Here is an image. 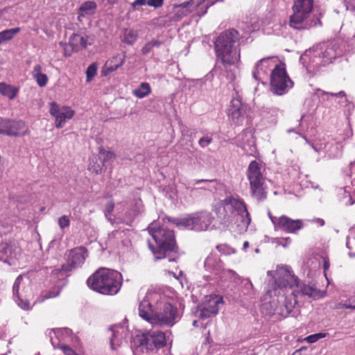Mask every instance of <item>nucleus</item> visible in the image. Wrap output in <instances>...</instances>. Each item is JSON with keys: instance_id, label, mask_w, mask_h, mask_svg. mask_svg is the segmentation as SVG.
Segmentation results:
<instances>
[{"instance_id": "680f3d73", "label": "nucleus", "mask_w": 355, "mask_h": 355, "mask_svg": "<svg viewBox=\"0 0 355 355\" xmlns=\"http://www.w3.org/2000/svg\"><path fill=\"white\" fill-rule=\"evenodd\" d=\"M282 240L284 241V243H283L282 242H279V244L282 245L284 248H286V246L290 245V243H291V239L289 237H287V238H285V239H282Z\"/></svg>"}, {"instance_id": "7ed1b4c3", "label": "nucleus", "mask_w": 355, "mask_h": 355, "mask_svg": "<svg viewBox=\"0 0 355 355\" xmlns=\"http://www.w3.org/2000/svg\"><path fill=\"white\" fill-rule=\"evenodd\" d=\"M239 38V32L232 28L221 33L214 42L216 57L225 68L234 65L240 58L236 45Z\"/></svg>"}, {"instance_id": "4c0bfd02", "label": "nucleus", "mask_w": 355, "mask_h": 355, "mask_svg": "<svg viewBox=\"0 0 355 355\" xmlns=\"http://www.w3.org/2000/svg\"><path fill=\"white\" fill-rule=\"evenodd\" d=\"M99 155L101 156L99 157L102 159V164L104 165L105 163L112 160L115 158V154L114 152L110 150H106L104 148L100 147L98 150Z\"/></svg>"}, {"instance_id": "20e7f679", "label": "nucleus", "mask_w": 355, "mask_h": 355, "mask_svg": "<svg viewBox=\"0 0 355 355\" xmlns=\"http://www.w3.org/2000/svg\"><path fill=\"white\" fill-rule=\"evenodd\" d=\"M123 278L120 272L106 268H101L93 273L87 280L92 290L103 295L116 294L122 285Z\"/></svg>"}, {"instance_id": "39448f33", "label": "nucleus", "mask_w": 355, "mask_h": 355, "mask_svg": "<svg viewBox=\"0 0 355 355\" xmlns=\"http://www.w3.org/2000/svg\"><path fill=\"white\" fill-rule=\"evenodd\" d=\"M148 231L157 244V248H155L150 243H148L155 259L156 260L168 259L169 262L176 261L177 247L173 232L164 228L155 230L152 225L148 227Z\"/></svg>"}, {"instance_id": "6ab92c4d", "label": "nucleus", "mask_w": 355, "mask_h": 355, "mask_svg": "<svg viewBox=\"0 0 355 355\" xmlns=\"http://www.w3.org/2000/svg\"><path fill=\"white\" fill-rule=\"evenodd\" d=\"M304 226L303 220L301 219H292L287 216L282 215L277 219H275V230H280L288 234H296Z\"/></svg>"}, {"instance_id": "f8f14e48", "label": "nucleus", "mask_w": 355, "mask_h": 355, "mask_svg": "<svg viewBox=\"0 0 355 355\" xmlns=\"http://www.w3.org/2000/svg\"><path fill=\"white\" fill-rule=\"evenodd\" d=\"M67 263L63 264L61 268L54 269L52 272L53 275H63L81 267L88 257V251L84 247H78L67 252Z\"/></svg>"}, {"instance_id": "09e8293b", "label": "nucleus", "mask_w": 355, "mask_h": 355, "mask_svg": "<svg viewBox=\"0 0 355 355\" xmlns=\"http://www.w3.org/2000/svg\"><path fill=\"white\" fill-rule=\"evenodd\" d=\"M211 141L212 139L210 137H203L199 139L198 144L201 148H205L208 146Z\"/></svg>"}, {"instance_id": "864d4df0", "label": "nucleus", "mask_w": 355, "mask_h": 355, "mask_svg": "<svg viewBox=\"0 0 355 355\" xmlns=\"http://www.w3.org/2000/svg\"><path fill=\"white\" fill-rule=\"evenodd\" d=\"M60 289H58L56 292L49 291L42 295L43 300L57 297L60 294Z\"/></svg>"}, {"instance_id": "de8ad7c7", "label": "nucleus", "mask_w": 355, "mask_h": 355, "mask_svg": "<svg viewBox=\"0 0 355 355\" xmlns=\"http://www.w3.org/2000/svg\"><path fill=\"white\" fill-rule=\"evenodd\" d=\"M60 44L63 46V48H64V49H63L64 50V55L66 57H69L71 55L73 51H76L73 49V45H71L70 44V42L69 43V44L60 42Z\"/></svg>"}, {"instance_id": "9b49d317", "label": "nucleus", "mask_w": 355, "mask_h": 355, "mask_svg": "<svg viewBox=\"0 0 355 355\" xmlns=\"http://www.w3.org/2000/svg\"><path fill=\"white\" fill-rule=\"evenodd\" d=\"M273 277L275 287L272 291H269L270 295H279L282 292L288 291V288L298 286V278L287 266H277Z\"/></svg>"}, {"instance_id": "7c9ffc66", "label": "nucleus", "mask_w": 355, "mask_h": 355, "mask_svg": "<svg viewBox=\"0 0 355 355\" xmlns=\"http://www.w3.org/2000/svg\"><path fill=\"white\" fill-rule=\"evenodd\" d=\"M18 92L19 89L17 87L5 83H0V94L8 97L10 100L15 98Z\"/></svg>"}, {"instance_id": "774afa93", "label": "nucleus", "mask_w": 355, "mask_h": 355, "mask_svg": "<svg viewBox=\"0 0 355 355\" xmlns=\"http://www.w3.org/2000/svg\"><path fill=\"white\" fill-rule=\"evenodd\" d=\"M189 1H188V2L183 3L182 4V8H187V7L189 6Z\"/></svg>"}, {"instance_id": "2f4dec72", "label": "nucleus", "mask_w": 355, "mask_h": 355, "mask_svg": "<svg viewBox=\"0 0 355 355\" xmlns=\"http://www.w3.org/2000/svg\"><path fill=\"white\" fill-rule=\"evenodd\" d=\"M151 87L148 83L143 82L140 83L138 88L132 92V94L139 98H143L151 93Z\"/></svg>"}, {"instance_id": "f704fd0d", "label": "nucleus", "mask_w": 355, "mask_h": 355, "mask_svg": "<svg viewBox=\"0 0 355 355\" xmlns=\"http://www.w3.org/2000/svg\"><path fill=\"white\" fill-rule=\"evenodd\" d=\"M298 290L295 291V293H300L302 295H307L309 297H314L317 295V289L313 286L302 284L300 285L298 283V286H296Z\"/></svg>"}, {"instance_id": "c9c22d12", "label": "nucleus", "mask_w": 355, "mask_h": 355, "mask_svg": "<svg viewBox=\"0 0 355 355\" xmlns=\"http://www.w3.org/2000/svg\"><path fill=\"white\" fill-rule=\"evenodd\" d=\"M19 31V28H14L0 32V44L3 42L12 40Z\"/></svg>"}, {"instance_id": "c85d7f7f", "label": "nucleus", "mask_w": 355, "mask_h": 355, "mask_svg": "<svg viewBox=\"0 0 355 355\" xmlns=\"http://www.w3.org/2000/svg\"><path fill=\"white\" fill-rule=\"evenodd\" d=\"M143 210L144 207L141 199H135L131 204V208L126 213V218L128 220L126 223L129 224V223L132 222L139 214L143 211Z\"/></svg>"}, {"instance_id": "dca6fc26", "label": "nucleus", "mask_w": 355, "mask_h": 355, "mask_svg": "<svg viewBox=\"0 0 355 355\" xmlns=\"http://www.w3.org/2000/svg\"><path fill=\"white\" fill-rule=\"evenodd\" d=\"M287 292H282L281 295H277V305L275 309L277 314L284 317L288 316L297 304L295 291H291L290 294H286Z\"/></svg>"}, {"instance_id": "338daca9", "label": "nucleus", "mask_w": 355, "mask_h": 355, "mask_svg": "<svg viewBox=\"0 0 355 355\" xmlns=\"http://www.w3.org/2000/svg\"><path fill=\"white\" fill-rule=\"evenodd\" d=\"M243 249H245V250L247 249L249 247V242L248 241H245L243 243Z\"/></svg>"}, {"instance_id": "f3484780", "label": "nucleus", "mask_w": 355, "mask_h": 355, "mask_svg": "<svg viewBox=\"0 0 355 355\" xmlns=\"http://www.w3.org/2000/svg\"><path fill=\"white\" fill-rule=\"evenodd\" d=\"M287 292H282L281 295H277V305L275 309L277 314L284 317L288 316L297 304L295 291H291L290 294H286Z\"/></svg>"}, {"instance_id": "423d86ee", "label": "nucleus", "mask_w": 355, "mask_h": 355, "mask_svg": "<svg viewBox=\"0 0 355 355\" xmlns=\"http://www.w3.org/2000/svg\"><path fill=\"white\" fill-rule=\"evenodd\" d=\"M313 0H295L293 14L289 17V26L298 31L309 30L317 25H321L320 19L312 17Z\"/></svg>"}, {"instance_id": "a211bd4d", "label": "nucleus", "mask_w": 355, "mask_h": 355, "mask_svg": "<svg viewBox=\"0 0 355 355\" xmlns=\"http://www.w3.org/2000/svg\"><path fill=\"white\" fill-rule=\"evenodd\" d=\"M49 113L55 118V126L57 128H61L64 126L66 120L73 118L75 112L69 106L60 107L55 102H51Z\"/></svg>"}, {"instance_id": "9d476101", "label": "nucleus", "mask_w": 355, "mask_h": 355, "mask_svg": "<svg viewBox=\"0 0 355 355\" xmlns=\"http://www.w3.org/2000/svg\"><path fill=\"white\" fill-rule=\"evenodd\" d=\"M270 90L279 96L285 94L293 87V82L289 78L285 64H275L270 75Z\"/></svg>"}, {"instance_id": "f03ea898", "label": "nucleus", "mask_w": 355, "mask_h": 355, "mask_svg": "<svg viewBox=\"0 0 355 355\" xmlns=\"http://www.w3.org/2000/svg\"><path fill=\"white\" fill-rule=\"evenodd\" d=\"M338 49L336 41L320 43L306 51L300 60L303 63H307L306 67L309 73H315L322 67L333 62L338 55Z\"/></svg>"}, {"instance_id": "ddd939ff", "label": "nucleus", "mask_w": 355, "mask_h": 355, "mask_svg": "<svg viewBox=\"0 0 355 355\" xmlns=\"http://www.w3.org/2000/svg\"><path fill=\"white\" fill-rule=\"evenodd\" d=\"M178 315L176 307L169 303H159L157 312L154 316L155 322L153 324L173 326L178 320Z\"/></svg>"}, {"instance_id": "79ce46f5", "label": "nucleus", "mask_w": 355, "mask_h": 355, "mask_svg": "<svg viewBox=\"0 0 355 355\" xmlns=\"http://www.w3.org/2000/svg\"><path fill=\"white\" fill-rule=\"evenodd\" d=\"M97 64L94 62L91 64L86 70L87 82H90L93 78L96 75Z\"/></svg>"}, {"instance_id": "a19ab883", "label": "nucleus", "mask_w": 355, "mask_h": 355, "mask_svg": "<svg viewBox=\"0 0 355 355\" xmlns=\"http://www.w3.org/2000/svg\"><path fill=\"white\" fill-rule=\"evenodd\" d=\"M51 342L53 346L55 348L60 349L65 355H78L70 347L64 344H58L57 345L54 343V341L51 338Z\"/></svg>"}, {"instance_id": "0e129e2a", "label": "nucleus", "mask_w": 355, "mask_h": 355, "mask_svg": "<svg viewBox=\"0 0 355 355\" xmlns=\"http://www.w3.org/2000/svg\"><path fill=\"white\" fill-rule=\"evenodd\" d=\"M268 217L270 218V220H271L272 223L274 225L275 219H277V218H278V217L273 216L271 214V213H270V212H268Z\"/></svg>"}, {"instance_id": "5701e85b", "label": "nucleus", "mask_w": 355, "mask_h": 355, "mask_svg": "<svg viewBox=\"0 0 355 355\" xmlns=\"http://www.w3.org/2000/svg\"><path fill=\"white\" fill-rule=\"evenodd\" d=\"M246 107L239 99H233L229 110L228 116L230 120L236 125L243 124L245 118Z\"/></svg>"}, {"instance_id": "ea45409f", "label": "nucleus", "mask_w": 355, "mask_h": 355, "mask_svg": "<svg viewBox=\"0 0 355 355\" xmlns=\"http://www.w3.org/2000/svg\"><path fill=\"white\" fill-rule=\"evenodd\" d=\"M161 45V42L157 40H152L146 43L141 49V53L144 55L148 54L154 47H159Z\"/></svg>"}, {"instance_id": "4468645a", "label": "nucleus", "mask_w": 355, "mask_h": 355, "mask_svg": "<svg viewBox=\"0 0 355 355\" xmlns=\"http://www.w3.org/2000/svg\"><path fill=\"white\" fill-rule=\"evenodd\" d=\"M29 133L30 131L24 121L0 118V135L8 137H21Z\"/></svg>"}, {"instance_id": "13d9d810", "label": "nucleus", "mask_w": 355, "mask_h": 355, "mask_svg": "<svg viewBox=\"0 0 355 355\" xmlns=\"http://www.w3.org/2000/svg\"><path fill=\"white\" fill-rule=\"evenodd\" d=\"M328 95H331L332 96H336V97H342L344 98V101H347L346 99V94L343 91H340L338 93H326Z\"/></svg>"}, {"instance_id": "aec40b11", "label": "nucleus", "mask_w": 355, "mask_h": 355, "mask_svg": "<svg viewBox=\"0 0 355 355\" xmlns=\"http://www.w3.org/2000/svg\"><path fill=\"white\" fill-rule=\"evenodd\" d=\"M276 62L277 58L275 57L263 58L257 61L252 71L253 78L259 82L263 83L271 68H274L275 64H278Z\"/></svg>"}, {"instance_id": "72a5a7b5", "label": "nucleus", "mask_w": 355, "mask_h": 355, "mask_svg": "<svg viewBox=\"0 0 355 355\" xmlns=\"http://www.w3.org/2000/svg\"><path fill=\"white\" fill-rule=\"evenodd\" d=\"M100 158L97 155H92L89 158L88 170L94 173L98 174L102 171L103 164L99 162Z\"/></svg>"}, {"instance_id": "69168bd1", "label": "nucleus", "mask_w": 355, "mask_h": 355, "mask_svg": "<svg viewBox=\"0 0 355 355\" xmlns=\"http://www.w3.org/2000/svg\"><path fill=\"white\" fill-rule=\"evenodd\" d=\"M329 262L324 260V270H327L329 268Z\"/></svg>"}, {"instance_id": "a18cd8bd", "label": "nucleus", "mask_w": 355, "mask_h": 355, "mask_svg": "<svg viewBox=\"0 0 355 355\" xmlns=\"http://www.w3.org/2000/svg\"><path fill=\"white\" fill-rule=\"evenodd\" d=\"M327 336L326 333H318L315 334L310 335L306 337L304 340L306 341L309 343H314L317 342L318 340L325 338Z\"/></svg>"}, {"instance_id": "5fc2aeb1", "label": "nucleus", "mask_w": 355, "mask_h": 355, "mask_svg": "<svg viewBox=\"0 0 355 355\" xmlns=\"http://www.w3.org/2000/svg\"><path fill=\"white\" fill-rule=\"evenodd\" d=\"M215 181H216L215 180H207V179L193 180L189 182V184L191 186H195L200 183L213 182Z\"/></svg>"}, {"instance_id": "58836bf2", "label": "nucleus", "mask_w": 355, "mask_h": 355, "mask_svg": "<svg viewBox=\"0 0 355 355\" xmlns=\"http://www.w3.org/2000/svg\"><path fill=\"white\" fill-rule=\"evenodd\" d=\"M217 250L223 255H231L236 253V250L227 244H220L216 246Z\"/></svg>"}, {"instance_id": "4d7b16f0", "label": "nucleus", "mask_w": 355, "mask_h": 355, "mask_svg": "<svg viewBox=\"0 0 355 355\" xmlns=\"http://www.w3.org/2000/svg\"><path fill=\"white\" fill-rule=\"evenodd\" d=\"M353 135L352 130L349 125H348L345 130H344V137L342 139V140L345 141L347 139H349L352 137Z\"/></svg>"}, {"instance_id": "8fccbe9b", "label": "nucleus", "mask_w": 355, "mask_h": 355, "mask_svg": "<svg viewBox=\"0 0 355 355\" xmlns=\"http://www.w3.org/2000/svg\"><path fill=\"white\" fill-rule=\"evenodd\" d=\"M114 202L111 200V201H109L106 206H105V215L107 218H108V215H110L112 211L114 210Z\"/></svg>"}, {"instance_id": "a878e982", "label": "nucleus", "mask_w": 355, "mask_h": 355, "mask_svg": "<svg viewBox=\"0 0 355 355\" xmlns=\"http://www.w3.org/2000/svg\"><path fill=\"white\" fill-rule=\"evenodd\" d=\"M15 246L12 242L0 234V261L8 263V259L15 256Z\"/></svg>"}, {"instance_id": "052dcab7", "label": "nucleus", "mask_w": 355, "mask_h": 355, "mask_svg": "<svg viewBox=\"0 0 355 355\" xmlns=\"http://www.w3.org/2000/svg\"><path fill=\"white\" fill-rule=\"evenodd\" d=\"M312 222L317 224L320 227H322L324 225V220L320 218H313Z\"/></svg>"}, {"instance_id": "bb28decb", "label": "nucleus", "mask_w": 355, "mask_h": 355, "mask_svg": "<svg viewBox=\"0 0 355 355\" xmlns=\"http://www.w3.org/2000/svg\"><path fill=\"white\" fill-rule=\"evenodd\" d=\"M89 37L86 35L73 33L69 38V42L73 46L75 51H78L80 48H86L91 45L88 42Z\"/></svg>"}, {"instance_id": "49530a36", "label": "nucleus", "mask_w": 355, "mask_h": 355, "mask_svg": "<svg viewBox=\"0 0 355 355\" xmlns=\"http://www.w3.org/2000/svg\"><path fill=\"white\" fill-rule=\"evenodd\" d=\"M58 225L61 230L68 227L70 225V220L68 216L64 215L58 218Z\"/></svg>"}, {"instance_id": "0eeeda50", "label": "nucleus", "mask_w": 355, "mask_h": 355, "mask_svg": "<svg viewBox=\"0 0 355 355\" xmlns=\"http://www.w3.org/2000/svg\"><path fill=\"white\" fill-rule=\"evenodd\" d=\"M166 343V335L163 331L150 330L135 336L131 341V347L134 353L149 352L162 348Z\"/></svg>"}, {"instance_id": "473e14b6", "label": "nucleus", "mask_w": 355, "mask_h": 355, "mask_svg": "<svg viewBox=\"0 0 355 355\" xmlns=\"http://www.w3.org/2000/svg\"><path fill=\"white\" fill-rule=\"evenodd\" d=\"M138 37V33L133 29H125L123 34L121 36L123 42L132 45Z\"/></svg>"}, {"instance_id": "f257e3e1", "label": "nucleus", "mask_w": 355, "mask_h": 355, "mask_svg": "<svg viewBox=\"0 0 355 355\" xmlns=\"http://www.w3.org/2000/svg\"><path fill=\"white\" fill-rule=\"evenodd\" d=\"M216 214L221 223L226 226L232 221L234 217H237V220H240V223L238 225L240 233L246 232L251 222L246 205L241 198L237 196H228L223 200Z\"/></svg>"}, {"instance_id": "b1692460", "label": "nucleus", "mask_w": 355, "mask_h": 355, "mask_svg": "<svg viewBox=\"0 0 355 355\" xmlns=\"http://www.w3.org/2000/svg\"><path fill=\"white\" fill-rule=\"evenodd\" d=\"M157 308H153L148 296H146L139 305V316L153 324L155 322L154 316H155Z\"/></svg>"}, {"instance_id": "6e6d98bb", "label": "nucleus", "mask_w": 355, "mask_h": 355, "mask_svg": "<svg viewBox=\"0 0 355 355\" xmlns=\"http://www.w3.org/2000/svg\"><path fill=\"white\" fill-rule=\"evenodd\" d=\"M147 1H146V0H135L131 3V6H132V9L135 10L139 6H144V5L147 4Z\"/></svg>"}, {"instance_id": "3c124183", "label": "nucleus", "mask_w": 355, "mask_h": 355, "mask_svg": "<svg viewBox=\"0 0 355 355\" xmlns=\"http://www.w3.org/2000/svg\"><path fill=\"white\" fill-rule=\"evenodd\" d=\"M164 0H148L147 4L154 8H159L163 5Z\"/></svg>"}, {"instance_id": "2eb2a0df", "label": "nucleus", "mask_w": 355, "mask_h": 355, "mask_svg": "<svg viewBox=\"0 0 355 355\" xmlns=\"http://www.w3.org/2000/svg\"><path fill=\"white\" fill-rule=\"evenodd\" d=\"M30 282L28 279L24 281L22 275H19L13 284L12 293L15 301L23 309H29V302L24 298L30 295Z\"/></svg>"}, {"instance_id": "bf43d9fd", "label": "nucleus", "mask_w": 355, "mask_h": 355, "mask_svg": "<svg viewBox=\"0 0 355 355\" xmlns=\"http://www.w3.org/2000/svg\"><path fill=\"white\" fill-rule=\"evenodd\" d=\"M69 330L68 329H58L56 331H54V334L56 336V337L60 339V335H62L63 334H69Z\"/></svg>"}, {"instance_id": "37998d69", "label": "nucleus", "mask_w": 355, "mask_h": 355, "mask_svg": "<svg viewBox=\"0 0 355 355\" xmlns=\"http://www.w3.org/2000/svg\"><path fill=\"white\" fill-rule=\"evenodd\" d=\"M125 55H123L121 58L120 57L119 58V63L114 64V65H112L111 64V63L112 62V61L110 62V63H108L107 62L106 63V71L107 73H111V72H113L114 71H116L119 67H120L121 66L123 65V64L124 63V61H125Z\"/></svg>"}, {"instance_id": "393cba45", "label": "nucleus", "mask_w": 355, "mask_h": 355, "mask_svg": "<svg viewBox=\"0 0 355 355\" xmlns=\"http://www.w3.org/2000/svg\"><path fill=\"white\" fill-rule=\"evenodd\" d=\"M204 267L206 271L216 275L223 270V264L220 259L213 253H210L205 259Z\"/></svg>"}, {"instance_id": "6e6552de", "label": "nucleus", "mask_w": 355, "mask_h": 355, "mask_svg": "<svg viewBox=\"0 0 355 355\" xmlns=\"http://www.w3.org/2000/svg\"><path fill=\"white\" fill-rule=\"evenodd\" d=\"M246 176L249 181L251 196L259 202L264 200L267 197L265 177L260 164L256 160L250 162L246 171Z\"/></svg>"}, {"instance_id": "412c9836", "label": "nucleus", "mask_w": 355, "mask_h": 355, "mask_svg": "<svg viewBox=\"0 0 355 355\" xmlns=\"http://www.w3.org/2000/svg\"><path fill=\"white\" fill-rule=\"evenodd\" d=\"M223 297L218 295H209L200 309L199 316L202 319L216 315L219 310V306L223 304Z\"/></svg>"}, {"instance_id": "c03bdc74", "label": "nucleus", "mask_w": 355, "mask_h": 355, "mask_svg": "<svg viewBox=\"0 0 355 355\" xmlns=\"http://www.w3.org/2000/svg\"><path fill=\"white\" fill-rule=\"evenodd\" d=\"M328 143L322 142V141H315L311 144L313 149L317 153L324 152L325 153V150L327 149Z\"/></svg>"}, {"instance_id": "603ef678", "label": "nucleus", "mask_w": 355, "mask_h": 355, "mask_svg": "<svg viewBox=\"0 0 355 355\" xmlns=\"http://www.w3.org/2000/svg\"><path fill=\"white\" fill-rule=\"evenodd\" d=\"M335 308L337 309H351V305H349V299L344 302H341L338 303L336 305Z\"/></svg>"}, {"instance_id": "1a4fd4ad", "label": "nucleus", "mask_w": 355, "mask_h": 355, "mask_svg": "<svg viewBox=\"0 0 355 355\" xmlns=\"http://www.w3.org/2000/svg\"><path fill=\"white\" fill-rule=\"evenodd\" d=\"M168 220L178 227H182L187 230L201 232L208 229L214 220V217L211 213L202 211L191 214L184 218H168Z\"/></svg>"}, {"instance_id": "e2e57ef3", "label": "nucleus", "mask_w": 355, "mask_h": 355, "mask_svg": "<svg viewBox=\"0 0 355 355\" xmlns=\"http://www.w3.org/2000/svg\"><path fill=\"white\" fill-rule=\"evenodd\" d=\"M349 305H351V309L355 310V297L349 298Z\"/></svg>"}, {"instance_id": "e433bc0d", "label": "nucleus", "mask_w": 355, "mask_h": 355, "mask_svg": "<svg viewBox=\"0 0 355 355\" xmlns=\"http://www.w3.org/2000/svg\"><path fill=\"white\" fill-rule=\"evenodd\" d=\"M96 9V3L94 1H85L80 6V11L84 15H93Z\"/></svg>"}, {"instance_id": "4be33fe9", "label": "nucleus", "mask_w": 355, "mask_h": 355, "mask_svg": "<svg viewBox=\"0 0 355 355\" xmlns=\"http://www.w3.org/2000/svg\"><path fill=\"white\" fill-rule=\"evenodd\" d=\"M109 331L111 333L110 343L112 349L115 350L121 346L130 336V331L125 325L115 324L110 327Z\"/></svg>"}, {"instance_id": "c756f323", "label": "nucleus", "mask_w": 355, "mask_h": 355, "mask_svg": "<svg viewBox=\"0 0 355 355\" xmlns=\"http://www.w3.org/2000/svg\"><path fill=\"white\" fill-rule=\"evenodd\" d=\"M343 148V146L339 141L334 143H328L325 155L329 158L339 157L342 154Z\"/></svg>"}, {"instance_id": "cd10ccee", "label": "nucleus", "mask_w": 355, "mask_h": 355, "mask_svg": "<svg viewBox=\"0 0 355 355\" xmlns=\"http://www.w3.org/2000/svg\"><path fill=\"white\" fill-rule=\"evenodd\" d=\"M31 75L39 87H44L46 85L49 78L46 74L42 72V67L40 64H35L33 67Z\"/></svg>"}]
</instances>
